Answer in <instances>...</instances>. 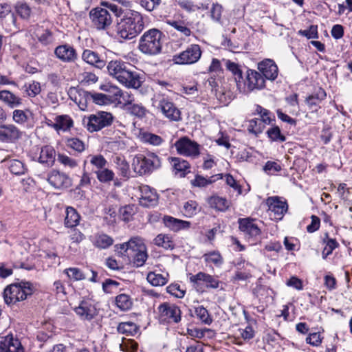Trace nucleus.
Segmentation results:
<instances>
[{"instance_id":"nucleus-1","label":"nucleus","mask_w":352,"mask_h":352,"mask_svg":"<svg viewBox=\"0 0 352 352\" xmlns=\"http://www.w3.org/2000/svg\"><path fill=\"white\" fill-rule=\"evenodd\" d=\"M107 67L109 74L126 87L137 89L141 87L140 74L129 63L113 60L108 63Z\"/></svg>"},{"instance_id":"nucleus-2","label":"nucleus","mask_w":352,"mask_h":352,"mask_svg":"<svg viewBox=\"0 0 352 352\" xmlns=\"http://www.w3.org/2000/svg\"><path fill=\"white\" fill-rule=\"evenodd\" d=\"M145 28L144 16L139 12L127 10L117 24V34L123 39L136 37Z\"/></svg>"},{"instance_id":"nucleus-3","label":"nucleus","mask_w":352,"mask_h":352,"mask_svg":"<svg viewBox=\"0 0 352 352\" xmlns=\"http://www.w3.org/2000/svg\"><path fill=\"white\" fill-rule=\"evenodd\" d=\"M163 33L156 28L146 31L140 38L138 50L144 54L155 56L161 53Z\"/></svg>"},{"instance_id":"nucleus-4","label":"nucleus","mask_w":352,"mask_h":352,"mask_svg":"<svg viewBox=\"0 0 352 352\" xmlns=\"http://www.w3.org/2000/svg\"><path fill=\"white\" fill-rule=\"evenodd\" d=\"M34 292L32 283L21 281L7 286L3 292V298L8 305H13L16 302L25 300Z\"/></svg>"},{"instance_id":"nucleus-5","label":"nucleus","mask_w":352,"mask_h":352,"mask_svg":"<svg viewBox=\"0 0 352 352\" xmlns=\"http://www.w3.org/2000/svg\"><path fill=\"white\" fill-rule=\"evenodd\" d=\"M134 171L140 175L151 173L161 166L160 158L154 153L135 155L132 161Z\"/></svg>"},{"instance_id":"nucleus-6","label":"nucleus","mask_w":352,"mask_h":352,"mask_svg":"<svg viewBox=\"0 0 352 352\" xmlns=\"http://www.w3.org/2000/svg\"><path fill=\"white\" fill-rule=\"evenodd\" d=\"M152 107L171 121L181 120V112L171 100L164 94H157L151 98Z\"/></svg>"},{"instance_id":"nucleus-7","label":"nucleus","mask_w":352,"mask_h":352,"mask_svg":"<svg viewBox=\"0 0 352 352\" xmlns=\"http://www.w3.org/2000/svg\"><path fill=\"white\" fill-rule=\"evenodd\" d=\"M113 121V115L107 111H100L83 118V124L89 132L98 131L110 126Z\"/></svg>"},{"instance_id":"nucleus-8","label":"nucleus","mask_w":352,"mask_h":352,"mask_svg":"<svg viewBox=\"0 0 352 352\" xmlns=\"http://www.w3.org/2000/svg\"><path fill=\"white\" fill-rule=\"evenodd\" d=\"M89 15L93 27L98 30H107L113 21L111 13L106 8L99 7L93 8Z\"/></svg>"},{"instance_id":"nucleus-9","label":"nucleus","mask_w":352,"mask_h":352,"mask_svg":"<svg viewBox=\"0 0 352 352\" xmlns=\"http://www.w3.org/2000/svg\"><path fill=\"white\" fill-rule=\"evenodd\" d=\"M201 50L197 44L190 45L185 50L173 56V60L178 65H190L197 63L201 58Z\"/></svg>"},{"instance_id":"nucleus-10","label":"nucleus","mask_w":352,"mask_h":352,"mask_svg":"<svg viewBox=\"0 0 352 352\" xmlns=\"http://www.w3.org/2000/svg\"><path fill=\"white\" fill-rule=\"evenodd\" d=\"M175 147L178 154L192 158L197 157L200 154V145L187 137L177 140Z\"/></svg>"},{"instance_id":"nucleus-11","label":"nucleus","mask_w":352,"mask_h":352,"mask_svg":"<svg viewBox=\"0 0 352 352\" xmlns=\"http://www.w3.org/2000/svg\"><path fill=\"white\" fill-rule=\"evenodd\" d=\"M160 320L166 323H178L181 320V310L178 306L164 302L157 307Z\"/></svg>"},{"instance_id":"nucleus-12","label":"nucleus","mask_w":352,"mask_h":352,"mask_svg":"<svg viewBox=\"0 0 352 352\" xmlns=\"http://www.w3.org/2000/svg\"><path fill=\"white\" fill-rule=\"evenodd\" d=\"M266 204L270 218L276 221L281 220L288 209L287 202L278 197H269Z\"/></svg>"},{"instance_id":"nucleus-13","label":"nucleus","mask_w":352,"mask_h":352,"mask_svg":"<svg viewBox=\"0 0 352 352\" xmlns=\"http://www.w3.org/2000/svg\"><path fill=\"white\" fill-rule=\"evenodd\" d=\"M240 230L246 237L256 238L261 233V221L252 218L239 219L238 221Z\"/></svg>"},{"instance_id":"nucleus-14","label":"nucleus","mask_w":352,"mask_h":352,"mask_svg":"<svg viewBox=\"0 0 352 352\" xmlns=\"http://www.w3.org/2000/svg\"><path fill=\"white\" fill-rule=\"evenodd\" d=\"M130 244L133 245L132 246L133 249L130 254V258L133 257L134 265L138 267L142 266L148 257L146 248L143 240L139 237L136 241H132Z\"/></svg>"},{"instance_id":"nucleus-15","label":"nucleus","mask_w":352,"mask_h":352,"mask_svg":"<svg viewBox=\"0 0 352 352\" xmlns=\"http://www.w3.org/2000/svg\"><path fill=\"white\" fill-rule=\"evenodd\" d=\"M22 136V131L12 124L0 125V142L14 143Z\"/></svg>"},{"instance_id":"nucleus-16","label":"nucleus","mask_w":352,"mask_h":352,"mask_svg":"<svg viewBox=\"0 0 352 352\" xmlns=\"http://www.w3.org/2000/svg\"><path fill=\"white\" fill-rule=\"evenodd\" d=\"M140 191L141 206L148 208L157 205L158 196L153 188L147 185H142L140 187Z\"/></svg>"},{"instance_id":"nucleus-17","label":"nucleus","mask_w":352,"mask_h":352,"mask_svg":"<svg viewBox=\"0 0 352 352\" xmlns=\"http://www.w3.org/2000/svg\"><path fill=\"white\" fill-rule=\"evenodd\" d=\"M69 96L82 111L87 110L88 106L91 103V93L84 89L71 90Z\"/></svg>"},{"instance_id":"nucleus-18","label":"nucleus","mask_w":352,"mask_h":352,"mask_svg":"<svg viewBox=\"0 0 352 352\" xmlns=\"http://www.w3.org/2000/svg\"><path fill=\"white\" fill-rule=\"evenodd\" d=\"M0 352H24V349L19 340L10 334L0 338Z\"/></svg>"},{"instance_id":"nucleus-19","label":"nucleus","mask_w":352,"mask_h":352,"mask_svg":"<svg viewBox=\"0 0 352 352\" xmlns=\"http://www.w3.org/2000/svg\"><path fill=\"white\" fill-rule=\"evenodd\" d=\"M190 280L197 287L204 285L206 287L216 289L219 285V281L217 278L204 272H199L195 275H190Z\"/></svg>"},{"instance_id":"nucleus-20","label":"nucleus","mask_w":352,"mask_h":352,"mask_svg":"<svg viewBox=\"0 0 352 352\" xmlns=\"http://www.w3.org/2000/svg\"><path fill=\"white\" fill-rule=\"evenodd\" d=\"M265 78L261 74L255 70L248 69L245 85L249 91L263 89L265 87Z\"/></svg>"},{"instance_id":"nucleus-21","label":"nucleus","mask_w":352,"mask_h":352,"mask_svg":"<svg viewBox=\"0 0 352 352\" xmlns=\"http://www.w3.org/2000/svg\"><path fill=\"white\" fill-rule=\"evenodd\" d=\"M258 69L266 79L274 80L278 76V67L272 59H265L258 63Z\"/></svg>"},{"instance_id":"nucleus-22","label":"nucleus","mask_w":352,"mask_h":352,"mask_svg":"<svg viewBox=\"0 0 352 352\" xmlns=\"http://www.w3.org/2000/svg\"><path fill=\"white\" fill-rule=\"evenodd\" d=\"M47 181L55 188H67L70 185L69 177L64 173L52 170L48 175Z\"/></svg>"},{"instance_id":"nucleus-23","label":"nucleus","mask_w":352,"mask_h":352,"mask_svg":"<svg viewBox=\"0 0 352 352\" xmlns=\"http://www.w3.org/2000/svg\"><path fill=\"white\" fill-rule=\"evenodd\" d=\"M326 96L325 91L319 87L306 98L305 102L312 112H317L320 108V104L325 99Z\"/></svg>"},{"instance_id":"nucleus-24","label":"nucleus","mask_w":352,"mask_h":352,"mask_svg":"<svg viewBox=\"0 0 352 352\" xmlns=\"http://www.w3.org/2000/svg\"><path fill=\"white\" fill-rule=\"evenodd\" d=\"M76 314L82 320H91L97 315L95 306L89 301H82L74 308Z\"/></svg>"},{"instance_id":"nucleus-25","label":"nucleus","mask_w":352,"mask_h":352,"mask_svg":"<svg viewBox=\"0 0 352 352\" xmlns=\"http://www.w3.org/2000/svg\"><path fill=\"white\" fill-rule=\"evenodd\" d=\"M54 53L58 58L65 63L74 62L77 58L76 50L69 45L56 47Z\"/></svg>"},{"instance_id":"nucleus-26","label":"nucleus","mask_w":352,"mask_h":352,"mask_svg":"<svg viewBox=\"0 0 352 352\" xmlns=\"http://www.w3.org/2000/svg\"><path fill=\"white\" fill-rule=\"evenodd\" d=\"M1 162L7 167L11 173L14 175H23L27 171V167L24 162L19 159L10 156L5 157Z\"/></svg>"},{"instance_id":"nucleus-27","label":"nucleus","mask_w":352,"mask_h":352,"mask_svg":"<svg viewBox=\"0 0 352 352\" xmlns=\"http://www.w3.org/2000/svg\"><path fill=\"white\" fill-rule=\"evenodd\" d=\"M170 162L173 168L174 175L179 177H184L190 172L189 163L179 157H171Z\"/></svg>"},{"instance_id":"nucleus-28","label":"nucleus","mask_w":352,"mask_h":352,"mask_svg":"<svg viewBox=\"0 0 352 352\" xmlns=\"http://www.w3.org/2000/svg\"><path fill=\"white\" fill-rule=\"evenodd\" d=\"M56 155V151L53 146L49 145L44 146L41 148L38 162L47 167H51L55 162Z\"/></svg>"},{"instance_id":"nucleus-29","label":"nucleus","mask_w":352,"mask_h":352,"mask_svg":"<svg viewBox=\"0 0 352 352\" xmlns=\"http://www.w3.org/2000/svg\"><path fill=\"white\" fill-rule=\"evenodd\" d=\"M163 221L166 227L175 232L182 230H188L191 225L190 221L178 219L170 216H164Z\"/></svg>"},{"instance_id":"nucleus-30","label":"nucleus","mask_w":352,"mask_h":352,"mask_svg":"<svg viewBox=\"0 0 352 352\" xmlns=\"http://www.w3.org/2000/svg\"><path fill=\"white\" fill-rule=\"evenodd\" d=\"M82 58L87 63L98 69H102L106 65L105 60L101 58L98 53L90 50H84Z\"/></svg>"},{"instance_id":"nucleus-31","label":"nucleus","mask_w":352,"mask_h":352,"mask_svg":"<svg viewBox=\"0 0 352 352\" xmlns=\"http://www.w3.org/2000/svg\"><path fill=\"white\" fill-rule=\"evenodd\" d=\"M90 240L93 245L99 249H107L113 243V239L102 232L91 236Z\"/></svg>"},{"instance_id":"nucleus-32","label":"nucleus","mask_w":352,"mask_h":352,"mask_svg":"<svg viewBox=\"0 0 352 352\" xmlns=\"http://www.w3.org/2000/svg\"><path fill=\"white\" fill-rule=\"evenodd\" d=\"M0 100L12 109L22 104V99L8 90L0 91Z\"/></svg>"},{"instance_id":"nucleus-33","label":"nucleus","mask_w":352,"mask_h":352,"mask_svg":"<svg viewBox=\"0 0 352 352\" xmlns=\"http://www.w3.org/2000/svg\"><path fill=\"white\" fill-rule=\"evenodd\" d=\"M74 122L72 119L67 115L58 116L54 119V123L52 124V127L56 131H69L73 126Z\"/></svg>"},{"instance_id":"nucleus-34","label":"nucleus","mask_w":352,"mask_h":352,"mask_svg":"<svg viewBox=\"0 0 352 352\" xmlns=\"http://www.w3.org/2000/svg\"><path fill=\"white\" fill-rule=\"evenodd\" d=\"M113 162L120 175L123 177L128 178L130 175L129 164L124 156L116 155L113 157Z\"/></svg>"},{"instance_id":"nucleus-35","label":"nucleus","mask_w":352,"mask_h":352,"mask_svg":"<svg viewBox=\"0 0 352 352\" xmlns=\"http://www.w3.org/2000/svg\"><path fill=\"white\" fill-rule=\"evenodd\" d=\"M203 258L208 266L214 265L220 267L223 263V256L219 251L216 250L205 253L203 255Z\"/></svg>"},{"instance_id":"nucleus-36","label":"nucleus","mask_w":352,"mask_h":352,"mask_svg":"<svg viewBox=\"0 0 352 352\" xmlns=\"http://www.w3.org/2000/svg\"><path fill=\"white\" fill-rule=\"evenodd\" d=\"M0 19L2 23L8 25L15 23V16L12 12V8L10 4L3 3L0 5Z\"/></svg>"},{"instance_id":"nucleus-37","label":"nucleus","mask_w":352,"mask_h":352,"mask_svg":"<svg viewBox=\"0 0 352 352\" xmlns=\"http://www.w3.org/2000/svg\"><path fill=\"white\" fill-rule=\"evenodd\" d=\"M166 23L177 30L182 36H189L191 34L188 23L184 20L168 19Z\"/></svg>"},{"instance_id":"nucleus-38","label":"nucleus","mask_w":352,"mask_h":352,"mask_svg":"<svg viewBox=\"0 0 352 352\" xmlns=\"http://www.w3.org/2000/svg\"><path fill=\"white\" fill-rule=\"evenodd\" d=\"M65 225L67 228L76 226L80 221V215L72 207H67L65 210Z\"/></svg>"},{"instance_id":"nucleus-39","label":"nucleus","mask_w":352,"mask_h":352,"mask_svg":"<svg viewBox=\"0 0 352 352\" xmlns=\"http://www.w3.org/2000/svg\"><path fill=\"white\" fill-rule=\"evenodd\" d=\"M117 330L120 333L124 334L128 336H135L138 330V326L132 322H122L119 323Z\"/></svg>"},{"instance_id":"nucleus-40","label":"nucleus","mask_w":352,"mask_h":352,"mask_svg":"<svg viewBox=\"0 0 352 352\" xmlns=\"http://www.w3.org/2000/svg\"><path fill=\"white\" fill-rule=\"evenodd\" d=\"M168 275L157 274L155 272L148 273L146 279L148 282L155 287H160L166 285L168 280Z\"/></svg>"},{"instance_id":"nucleus-41","label":"nucleus","mask_w":352,"mask_h":352,"mask_svg":"<svg viewBox=\"0 0 352 352\" xmlns=\"http://www.w3.org/2000/svg\"><path fill=\"white\" fill-rule=\"evenodd\" d=\"M208 204L211 208H213L219 211H225L229 207V201L223 197L219 196H212L208 199Z\"/></svg>"},{"instance_id":"nucleus-42","label":"nucleus","mask_w":352,"mask_h":352,"mask_svg":"<svg viewBox=\"0 0 352 352\" xmlns=\"http://www.w3.org/2000/svg\"><path fill=\"white\" fill-rule=\"evenodd\" d=\"M200 207L197 201L189 200L184 203L182 212L186 217H192L200 211Z\"/></svg>"},{"instance_id":"nucleus-43","label":"nucleus","mask_w":352,"mask_h":352,"mask_svg":"<svg viewBox=\"0 0 352 352\" xmlns=\"http://www.w3.org/2000/svg\"><path fill=\"white\" fill-rule=\"evenodd\" d=\"M30 115L31 113L28 109H15L12 112V120L15 123L25 126L28 122Z\"/></svg>"},{"instance_id":"nucleus-44","label":"nucleus","mask_w":352,"mask_h":352,"mask_svg":"<svg viewBox=\"0 0 352 352\" xmlns=\"http://www.w3.org/2000/svg\"><path fill=\"white\" fill-rule=\"evenodd\" d=\"M138 236L132 237L128 242L123 243L121 244H117L115 245V251L117 254L121 256H127L130 258V254L133 250V246L132 244H130L132 241H136L138 239Z\"/></svg>"},{"instance_id":"nucleus-45","label":"nucleus","mask_w":352,"mask_h":352,"mask_svg":"<svg viewBox=\"0 0 352 352\" xmlns=\"http://www.w3.org/2000/svg\"><path fill=\"white\" fill-rule=\"evenodd\" d=\"M154 243L166 250L174 248V242L168 234H160L154 239Z\"/></svg>"},{"instance_id":"nucleus-46","label":"nucleus","mask_w":352,"mask_h":352,"mask_svg":"<svg viewBox=\"0 0 352 352\" xmlns=\"http://www.w3.org/2000/svg\"><path fill=\"white\" fill-rule=\"evenodd\" d=\"M116 304L120 310L126 311L131 308L133 302L129 295L121 294L116 296Z\"/></svg>"},{"instance_id":"nucleus-47","label":"nucleus","mask_w":352,"mask_h":352,"mask_svg":"<svg viewBox=\"0 0 352 352\" xmlns=\"http://www.w3.org/2000/svg\"><path fill=\"white\" fill-rule=\"evenodd\" d=\"M128 112L140 118L144 117L146 115L147 109L141 103H134L133 102L126 107Z\"/></svg>"},{"instance_id":"nucleus-48","label":"nucleus","mask_w":352,"mask_h":352,"mask_svg":"<svg viewBox=\"0 0 352 352\" xmlns=\"http://www.w3.org/2000/svg\"><path fill=\"white\" fill-rule=\"evenodd\" d=\"M268 138L272 142H283L286 140L284 134L281 133L280 128L277 126H273L266 132Z\"/></svg>"},{"instance_id":"nucleus-49","label":"nucleus","mask_w":352,"mask_h":352,"mask_svg":"<svg viewBox=\"0 0 352 352\" xmlns=\"http://www.w3.org/2000/svg\"><path fill=\"white\" fill-rule=\"evenodd\" d=\"M97 179L102 183H107L113 180L115 174L113 170L105 167L95 171Z\"/></svg>"},{"instance_id":"nucleus-50","label":"nucleus","mask_w":352,"mask_h":352,"mask_svg":"<svg viewBox=\"0 0 352 352\" xmlns=\"http://www.w3.org/2000/svg\"><path fill=\"white\" fill-rule=\"evenodd\" d=\"M63 272L69 280L73 281H78L85 279L84 273L78 267L66 268Z\"/></svg>"},{"instance_id":"nucleus-51","label":"nucleus","mask_w":352,"mask_h":352,"mask_svg":"<svg viewBox=\"0 0 352 352\" xmlns=\"http://www.w3.org/2000/svg\"><path fill=\"white\" fill-rule=\"evenodd\" d=\"M195 314L197 318L206 324H210L212 322V318L208 313V311L200 305L195 307Z\"/></svg>"},{"instance_id":"nucleus-52","label":"nucleus","mask_w":352,"mask_h":352,"mask_svg":"<svg viewBox=\"0 0 352 352\" xmlns=\"http://www.w3.org/2000/svg\"><path fill=\"white\" fill-rule=\"evenodd\" d=\"M323 241L324 243H325V246L322 252V258L325 259L336 248H338V243L336 239L329 238L327 235Z\"/></svg>"},{"instance_id":"nucleus-53","label":"nucleus","mask_w":352,"mask_h":352,"mask_svg":"<svg viewBox=\"0 0 352 352\" xmlns=\"http://www.w3.org/2000/svg\"><path fill=\"white\" fill-rule=\"evenodd\" d=\"M265 127V126L263 124V121H261V119L256 118L249 121L248 129L249 132L258 135L263 132Z\"/></svg>"},{"instance_id":"nucleus-54","label":"nucleus","mask_w":352,"mask_h":352,"mask_svg":"<svg viewBox=\"0 0 352 352\" xmlns=\"http://www.w3.org/2000/svg\"><path fill=\"white\" fill-rule=\"evenodd\" d=\"M106 91L109 104L118 105L122 89L116 86H111L109 89H106Z\"/></svg>"},{"instance_id":"nucleus-55","label":"nucleus","mask_w":352,"mask_h":352,"mask_svg":"<svg viewBox=\"0 0 352 352\" xmlns=\"http://www.w3.org/2000/svg\"><path fill=\"white\" fill-rule=\"evenodd\" d=\"M225 65L228 70H229L234 76L236 82H241L242 80V72L238 64L232 62L230 60H223Z\"/></svg>"},{"instance_id":"nucleus-56","label":"nucleus","mask_w":352,"mask_h":352,"mask_svg":"<svg viewBox=\"0 0 352 352\" xmlns=\"http://www.w3.org/2000/svg\"><path fill=\"white\" fill-rule=\"evenodd\" d=\"M141 138L144 142L153 146H159L163 142V139L160 136L151 133H142Z\"/></svg>"},{"instance_id":"nucleus-57","label":"nucleus","mask_w":352,"mask_h":352,"mask_svg":"<svg viewBox=\"0 0 352 352\" xmlns=\"http://www.w3.org/2000/svg\"><path fill=\"white\" fill-rule=\"evenodd\" d=\"M90 164L98 170L102 169L107 164V160L100 154L89 155Z\"/></svg>"},{"instance_id":"nucleus-58","label":"nucleus","mask_w":352,"mask_h":352,"mask_svg":"<svg viewBox=\"0 0 352 352\" xmlns=\"http://www.w3.org/2000/svg\"><path fill=\"white\" fill-rule=\"evenodd\" d=\"M66 145L68 148L79 153L82 152L85 148L84 142L78 138H74L68 139L67 140Z\"/></svg>"},{"instance_id":"nucleus-59","label":"nucleus","mask_w":352,"mask_h":352,"mask_svg":"<svg viewBox=\"0 0 352 352\" xmlns=\"http://www.w3.org/2000/svg\"><path fill=\"white\" fill-rule=\"evenodd\" d=\"M135 208L133 205H126L120 209V218L124 221H129L135 214Z\"/></svg>"},{"instance_id":"nucleus-60","label":"nucleus","mask_w":352,"mask_h":352,"mask_svg":"<svg viewBox=\"0 0 352 352\" xmlns=\"http://www.w3.org/2000/svg\"><path fill=\"white\" fill-rule=\"evenodd\" d=\"M299 35L305 36L308 39H316L318 38V26L311 25L307 30H300L298 32Z\"/></svg>"},{"instance_id":"nucleus-61","label":"nucleus","mask_w":352,"mask_h":352,"mask_svg":"<svg viewBox=\"0 0 352 352\" xmlns=\"http://www.w3.org/2000/svg\"><path fill=\"white\" fill-rule=\"evenodd\" d=\"M25 91L28 96L35 97L41 92V85L38 82L32 81L25 84Z\"/></svg>"},{"instance_id":"nucleus-62","label":"nucleus","mask_w":352,"mask_h":352,"mask_svg":"<svg viewBox=\"0 0 352 352\" xmlns=\"http://www.w3.org/2000/svg\"><path fill=\"white\" fill-rule=\"evenodd\" d=\"M256 111L260 115V118H258L261 119V121H263L265 126L271 123L274 116L268 110L263 108L261 106H257Z\"/></svg>"},{"instance_id":"nucleus-63","label":"nucleus","mask_w":352,"mask_h":352,"mask_svg":"<svg viewBox=\"0 0 352 352\" xmlns=\"http://www.w3.org/2000/svg\"><path fill=\"white\" fill-rule=\"evenodd\" d=\"M134 101V97L131 92L127 91H122L120 94V99L118 101V105L121 107H129Z\"/></svg>"},{"instance_id":"nucleus-64","label":"nucleus","mask_w":352,"mask_h":352,"mask_svg":"<svg viewBox=\"0 0 352 352\" xmlns=\"http://www.w3.org/2000/svg\"><path fill=\"white\" fill-rule=\"evenodd\" d=\"M138 344L132 339H127L120 344V349L124 352H135L138 350Z\"/></svg>"}]
</instances>
